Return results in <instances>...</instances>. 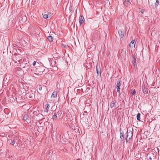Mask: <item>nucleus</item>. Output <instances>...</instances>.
<instances>
[{
    "instance_id": "22",
    "label": "nucleus",
    "mask_w": 160,
    "mask_h": 160,
    "mask_svg": "<svg viewBox=\"0 0 160 160\" xmlns=\"http://www.w3.org/2000/svg\"><path fill=\"white\" fill-rule=\"evenodd\" d=\"M45 107H46V109H49V107H50V105H49V104H46Z\"/></svg>"
},
{
    "instance_id": "13",
    "label": "nucleus",
    "mask_w": 160,
    "mask_h": 160,
    "mask_svg": "<svg viewBox=\"0 0 160 160\" xmlns=\"http://www.w3.org/2000/svg\"><path fill=\"white\" fill-rule=\"evenodd\" d=\"M29 117L28 115L27 114H25L23 116V119L25 121H27Z\"/></svg>"
},
{
    "instance_id": "23",
    "label": "nucleus",
    "mask_w": 160,
    "mask_h": 160,
    "mask_svg": "<svg viewBox=\"0 0 160 160\" xmlns=\"http://www.w3.org/2000/svg\"><path fill=\"white\" fill-rule=\"evenodd\" d=\"M43 17L45 19H47L48 18V15L47 14H45L43 15Z\"/></svg>"
},
{
    "instance_id": "21",
    "label": "nucleus",
    "mask_w": 160,
    "mask_h": 160,
    "mask_svg": "<svg viewBox=\"0 0 160 160\" xmlns=\"http://www.w3.org/2000/svg\"><path fill=\"white\" fill-rule=\"evenodd\" d=\"M159 4V2L158 0H156V2L155 3V5L156 7L158 6Z\"/></svg>"
},
{
    "instance_id": "12",
    "label": "nucleus",
    "mask_w": 160,
    "mask_h": 160,
    "mask_svg": "<svg viewBox=\"0 0 160 160\" xmlns=\"http://www.w3.org/2000/svg\"><path fill=\"white\" fill-rule=\"evenodd\" d=\"M57 96V91H54L52 94V97L53 98H56Z\"/></svg>"
},
{
    "instance_id": "6",
    "label": "nucleus",
    "mask_w": 160,
    "mask_h": 160,
    "mask_svg": "<svg viewBox=\"0 0 160 160\" xmlns=\"http://www.w3.org/2000/svg\"><path fill=\"white\" fill-rule=\"evenodd\" d=\"M26 18L25 16H23L20 18L19 20L22 23L26 21Z\"/></svg>"
},
{
    "instance_id": "9",
    "label": "nucleus",
    "mask_w": 160,
    "mask_h": 160,
    "mask_svg": "<svg viewBox=\"0 0 160 160\" xmlns=\"http://www.w3.org/2000/svg\"><path fill=\"white\" fill-rule=\"evenodd\" d=\"M133 59L132 61V63L133 65L135 67L137 66V64H136V59L135 58V56H133Z\"/></svg>"
},
{
    "instance_id": "33",
    "label": "nucleus",
    "mask_w": 160,
    "mask_h": 160,
    "mask_svg": "<svg viewBox=\"0 0 160 160\" xmlns=\"http://www.w3.org/2000/svg\"><path fill=\"white\" fill-rule=\"evenodd\" d=\"M55 33H53V34H52V35L53 36L54 35H55Z\"/></svg>"
},
{
    "instance_id": "10",
    "label": "nucleus",
    "mask_w": 160,
    "mask_h": 160,
    "mask_svg": "<svg viewBox=\"0 0 160 160\" xmlns=\"http://www.w3.org/2000/svg\"><path fill=\"white\" fill-rule=\"evenodd\" d=\"M28 96L30 98H33V96H34V93L32 91H30L29 93L28 94Z\"/></svg>"
},
{
    "instance_id": "15",
    "label": "nucleus",
    "mask_w": 160,
    "mask_h": 160,
    "mask_svg": "<svg viewBox=\"0 0 160 160\" xmlns=\"http://www.w3.org/2000/svg\"><path fill=\"white\" fill-rule=\"evenodd\" d=\"M142 91L144 93L146 94L148 93V91L147 88L146 89L145 87H142Z\"/></svg>"
},
{
    "instance_id": "27",
    "label": "nucleus",
    "mask_w": 160,
    "mask_h": 160,
    "mask_svg": "<svg viewBox=\"0 0 160 160\" xmlns=\"http://www.w3.org/2000/svg\"><path fill=\"white\" fill-rule=\"evenodd\" d=\"M48 110H49V109H46H46L44 110V112H48Z\"/></svg>"
},
{
    "instance_id": "31",
    "label": "nucleus",
    "mask_w": 160,
    "mask_h": 160,
    "mask_svg": "<svg viewBox=\"0 0 160 160\" xmlns=\"http://www.w3.org/2000/svg\"><path fill=\"white\" fill-rule=\"evenodd\" d=\"M62 45L64 47H65V46H66V45Z\"/></svg>"
},
{
    "instance_id": "32",
    "label": "nucleus",
    "mask_w": 160,
    "mask_h": 160,
    "mask_svg": "<svg viewBox=\"0 0 160 160\" xmlns=\"http://www.w3.org/2000/svg\"><path fill=\"white\" fill-rule=\"evenodd\" d=\"M143 12H144V11H141V12H142V14H143Z\"/></svg>"
},
{
    "instance_id": "26",
    "label": "nucleus",
    "mask_w": 160,
    "mask_h": 160,
    "mask_svg": "<svg viewBox=\"0 0 160 160\" xmlns=\"http://www.w3.org/2000/svg\"><path fill=\"white\" fill-rule=\"evenodd\" d=\"M68 10H69V12H70V8H69V9H68L67 8H66L65 10V12H68Z\"/></svg>"
},
{
    "instance_id": "28",
    "label": "nucleus",
    "mask_w": 160,
    "mask_h": 160,
    "mask_svg": "<svg viewBox=\"0 0 160 160\" xmlns=\"http://www.w3.org/2000/svg\"><path fill=\"white\" fill-rule=\"evenodd\" d=\"M36 61H34V62H33L32 63V65H33V66H34V65H35V64H36Z\"/></svg>"
},
{
    "instance_id": "7",
    "label": "nucleus",
    "mask_w": 160,
    "mask_h": 160,
    "mask_svg": "<svg viewBox=\"0 0 160 160\" xmlns=\"http://www.w3.org/2000/svg\"><path fill=\"white\" fill-rule=\"evenodd\" d=\"M84 19L83 16H81L79 18V22L80 24H82L84 22Z\"/></svg>"
},
{
    "instance_id": "29",
    "label": "nucleus",
    "mask_w": 160,
    "mask_h": 160,
    "mask_svg": "<svg viewBox=\"0 0 160 160\" xmlns=\"http://www.w3.org/2000/svg\"><path fill=\"white\" fill-rule=\"evenodd\" d=\"M42 87L41 86H40L39 88V89L40 90H41L42 89Z\"/></svg>"
},
{
    "instance_id": "17",
    "label": "nucleus",
    "mask_w": 160,
    "mask_h": 160,
    "mask_svg": "<svg viewBox=\"0 0 160 160\" xmlns=\"http://www.w3.org/2000/svg\"><path fill=\"white\" fill-rule=\"evenodd\" d=\"M154 157V156L153 155H152V156L150 155H148L147 156V159L148 160H152V157Z\"/></svg>"
},
{
    "instance_id": "14",
    "label": "nucleus",
    "mask_w": 160,
    "mask_h": 160,
    "mask_svg": "<svg viewBox=\"0 0 160 160\" xmlns=\"http://www.w3.org/2000/svg\"><path fill=\"white\" fill-rule=\"evenodd\" d=\"M48 40L50 42H52L53 41V36H52L51 35L49 36H48V38H47Z\"/></svg>"
},
{
    "instance_id": "34",
    "label": "nucleus",
    "mask_w": 160,
    "mask_h": 160,
    "mask_svg": "<svg viewBox=\"0 0 160 160\" xmlns=\"http://www.w3.org/2000/svg\"><path fill=\"white\" fill-rule=\"evenodd\" d=\"M78 160H81L80 159H78Z\"/></svg>"
},
{
    "instance_id": "8",
    "label": "nucleus",
    "mask_w": 160,
    "mask_h": 160,
    "mask_svg": "<svg viewBox=\"0 0 160 160\" xmlns=\"http://www.w3.org/2000/svg\"><path fill=\"white\" fill-rule=\"evenodd\" d=\"M130 0H125L123 3L124 5L127 7L129 6L131 3Z\"/></svg>"
},
{
    "instance_id": "37",
    "label": "nucleus",
    "mask_w": 160,
    "mask_h": 160,
    "mask_svg": "<svg viewBox=\"0 0 160 160\" xmlns=\"http://www.w3.org/2000/svg\"><path fill=\"white\" fill-rule=\"evenodd\" d=\"M159 42L160 43V41H159Z\"/></svg>"
},
{
    "instance_id": "25",
    "label": "nucleus",
    "mask_w": 160,
    "mask_h": 160,
    "mask_svg": "<svg viewBox=\"0 0 160 160\" xmlns=\"http://www.w3.org/2000/svg\"><path fill=\"white\" fill-rule=\"evenodd\" d=\"M136 91L134 90L133 91L131 92V93L132 95H134L136 93Z\"/></svg>"
},
{
    "instance_id": "18",
    "label": "nucleus",
    "mask_w": 160,
    "mask_h": 160,
    "mask_svg": "<svg viewBox=\"0 0 160 160\" xmlns=\"http://www.w3.org/2000/svg\"><path fill=\"white\" fill-rule=\"evenodd\" d=\"M52 118L53 119H57V113L56 112L54 113Z\"/></svg>"
},
{
    "instance_id": "2",
    "label": "nucleus",
    "mask_w": 160,
    "mask_h": 160,
    "mask_svg": "<svg viewBox=\"0 0 160 160\" xmlns=\"http://www.w3.org/2000/svg\"><path fill=\"white\" fill-rule=\"evenodd\" d=\"M22 58L20 54L15 55L13 58V60L15 62L18 63L20 62L22 60Z\"/></svg>"
},
{
    "instance_id": "35",
    "label": "nucleus",
    "mask_w": 160,
    "mask_h": 160,
    "mask_svg": "<svg viewBox=\"0 0 160 160\" xmlns=\"http://www.w3.org/2000/svg\"><path fill=\"white\" fill-rule=\"evenodd\" d=\"M159 42L160 43V41H159Z\"/></svg>"
},
{
    "instance_id": "30",
    "label": "nucleus",
    "mask_w": 160,
    "mask_h": 160,
    "mask_svg": "<svg viewBox=\"0 0 160 160\" xmlns=\"http://www.w3.org/2000/svg\"><path fill=\"white\" fill-rule=\"evenodd\" d=\"M49 61H50V65L51 66L52 65V61H51V62H50V60H49Z\"/></svg>"
},
{
    "instance_id": "5",
    "label": "nucleus",
    "mask_w": 160,
    "mask_h": 160,
    "mask_svg": "<svg viewBox=\"0 0 160 160\" xmlns=\"http://www.w3.org/2000/svg\"><path fill=\"white\" fill-rule=\"evenodd\" d=\"M120 38H122L123 37L124 35V31L122 30H120L118 31Z\"/></svg>"
},
{
    "instance_id": "4",
    "label": "nucleus",
    "mask_w": 160,
    "mask_h": 160,
    "mask_svg": "<svg viewBox=\"0 0 160 160\" xmlns=\"http://www.w3.org/2000/svg\"><path fill=\"white\" fill-rule=\"evenodd\" d=\"M136 42L134 40H132L129 44V46L131 48H134Z\"/></svg>"
},
{
    "instance_id": "3",
    "label": "nucleus",
    "mask_w": 160,
    "mask_h": 160,
    "mask_svg": "<svg viewBox=\"0 0 160 160\" xmlns=\"http://www.w3.org/2000/svg\"><path fill=\"white\" fill-rule=\"evenodd\" d=\"M120 80H118L117 82V92H118L119 94V95H120L121 94L120 92V86H121V82H120Z\"/></svg>"
},
{
    "instance_id": "16",
    "label": "nucleus",
    "mask_w": 160,
    "mask_h": 160,
    "mask_svg": "<svg viewBox=\"0 0 160 160\" xmlns=\"http://www.w3.org/2000/svg\"><path fill=\"white\" fill-rule=\"evenodd\" d=\"M96 71L97 73V74L98 75H101V69H100L99 70H98V68L97 66L96 67Z\"/></svg>"
},
{
    "instance_id": "1",
    "label": "nucleus",
    "mask_w": 160,
    "mask_h": 160,
    "mask_svg": "<svg viewBox=\"0 0 160 160\" xmlns=\"http://www.w3.org/2000/svg\"><path fill=\"white\" fill-rule=\"evenodd\" d=\"M133 135L132 132L130 130H128L126 133V140L127 142H129L132 138Z\"/></svg>"
},
{
    "instance_id": "11",
    "label": "nucleus",
    "mask_w": 160,
    "mask_h": 160,
    "mask_svg": "<svg viewBox=\"0 0 160 160\" xmlns=\"http://www.w3.org/2000/svg\"><path fill=\"white\" fill-rule=\"evenodd\" d=\"M115 103H116L115 101H112V102H111L110 104V107L111 108H113L115 105Z\"/></svg>"
},
{
    "instance_id": "36",
    "label": "nucleus",
    "mask_w": 160,
    "mask_h": 160,
    "mask_svg": "<svg viewBox=\"0 0 160 160\" xmlns=\"http://www.w3.org/2000/svg\"><path fill=\"white\" fill-rule=\"evenodd\" d=\"M159 42L160 43V41H159Z\"/></svg>"
},
{
    "instance_id": "24",
    "label": "nucleus",
    "mask_w": 160,
    "mask_h": 160,
    "mask_svg": "<svg viewBox=\"0 0 160 160\" xmlns=\"http://www.w3.org/2000/svg\"><path fill=\"white\" fill-rule=\"evenodd\" d=\"M15 141L13 140H11V142H10V143L11 144L13 145L15 144Z\"/></svg>"
},
{
    "instance_id": "20",
    "label": "nucleus",
    "mask_w": 160,
    "mask_h": 160,
    "mask_svg": "<svg viewBox=\"0 0 160 160\" xmlns=\"http://www.w3.org/2000/svg\"><path fill=\"white\" fill-rule=\"evenodd\" d=\"M120 138L121 139L124 138V134L123 132H120Z\"/></svg>"
},
{
    "instance_id": "19",
    "label": "nucleus",
    "mask_w": 160,
    "mask_h": 160,
    "mask_svg": "<svg viewBox=\"0 0 160 160\" xmlns=\"http://www.w3.org/2000/svg\"><path fill=\"white\" fill-rule=\"evenodd\" d=\"M140 113H138V114L137 116V118L138 120L139 121H140Z\"/></svg>"
}]
</instances>
